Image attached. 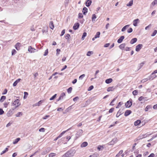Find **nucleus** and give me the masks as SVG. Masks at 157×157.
<instances>
[{
	"label": "nucleus",
	"instance_id": "f257e3e1",
	"mask_svg": "<svg viewBox=\"0 0 157 157\" xmlns=\"http://www.w3.org/2000/svg\"><path fill=\"white\" fill-rule=\"evenodd\" d=\"M75 150L74 149H71L67 151L64 154L62 157H71L74 156L75 153Z\"/></svg>",
	"mask_w": 157,
	"mask_h": 157
},
{
	"label": "nucleus",
	"instance_id": "f03ea898",
	"mask_svg": "<svg viewBox=\"0 0 157 157\" xmlns=\"http://www.w3.org/2000/svg\"><path fill=\"white\" fill-rule=\"evenodd\" d=\"M20 100L19 99L15 100L13 102H12L11 106H14V107L13 108V110H14L15 109L21 105V103L19 102Z\"/></svg>",
	"mask_w": 157,
	"mask_h": 157
},
{
	"label": "nucleus",
	"instance_id": "7ed1b4c3",
	"mask_svg": "<svg viewBox=\"0 0 157 157\" xmlns=\"http://www.w3.org/2000/svg\"><path fill=\"white\" fill-rule=\"evenodd\" d=\"M132 105V100L130 99L129 101H128L125 104V106L126 108L130 107Z\"/></svg>",
	"mask_w": 157,
	"mask_h": 157
},
{
	"label": "nucleus",
	"instance_id": "20e7f679",
	"mask_svg": "<svg viewBox=\"0 0 157 157\" xmlns=\"http://www.w3.org/2000/svg\"><path fill=\"white\" fill-rule=\"evenodd\" d=\"M28 51L30 53H32L38 51V50L33 48L31 46H29L28 47Z\"/></svg>",
	"mask_w": 157,
	"mask_h": 157
},
{
	"label": "nucleus",
	"instance_id": "39448f33",
	"mask_svg": "<svg viewBox=\"0 0 157 157\" xmlns=\"http://www.w3.org/2000/svg\"><path fill=\"white\" fill-rule=\"evenodd\" d=\"M117 138L113 139L111 141L107 144L109 145H113L117 142Z\"/></svg>",
	"mask_w": 157,
	"mask_h": 157
},
{
	"label": "nucleus",
	"instance_id": "423d86ee",
	"mask_svg": "<svg viewBox=\"0 0 157 157\" xmlns=\"http://www.w3.org/2000/svg\"><path fill=\"white\" fill-rule=\"evenodd\" d=\"M142 47L143 45L142 44H138L136 46V52L139 51Z\"/></svg>",
	"mask_w": 157,
	"mask_h": 157
},
{
	"label": "nucleus",
	"instance_id": "0eeeda50",
	"mask_svg": "<svg viewBox=\"0 0 157 157\" xmlns=\"http://www.w3.org/2000/svg\"><path fill=\"white\" fill-rule=\"evenodd\" d=\"M14 110H13V108L11 109H10L9 110L8 112L7 113L6 115L8 117H10L13 114V111Z\"/></svg>",
	"mask_w": 157,
	"mask_h": 157
},
{
	"label": "nucleus",
	"instance_id": "6e6552de",
	"mask_svg": "<svg viewBox=\"0 0 157 157\" xmlns=\"http://www.w3.org/2000/svg\"><path fill=\"white\" fill-rule=\"evenodd\" d=\"M147 136V135L146 134H142V135H140L137 138V139L136 140V141L140 140L142 139H143L144 138L146 137Z\"/></svg>",
	"mask_w": 157,
	"mask_h": 157
},
{
	"label": "nucleus",
	"instance_id": "1a4fd4ad",
	"mask_svg": "<svg viewBox=\"0 0 157 157\" xmlns=\"http://www.w3.org/2000/svg\"><path fill=\"white\" fill-rule=\"evenodd\" d=\"M44 101L43 100H41L39 101L37 103H35L33 104V107H35L36 106H40L42 103Z\"/></svg>",
	"mask_w": 157,
	"mask_h": 157
},
{
	"label": "nucleus",
	"instance_id": "9d476101",
	"mask_svg": "<svg viewBox=\"0 0 157 157\" xmlns=\"http://www.w3.org/2000/svg\"><path fill=\"white\" fill-rule=\"evenodd\" d=\"M79 23L78 22L74 24L73 26V28L75 30H76L79 28Z\"/></svg>",
	"mask_w": 157,
	"mask_h": 157
},
{
	"label": "nucleus",
	"instance_id": "9b49d317",
	"mask_svg": "<svg viewBox=\"0 0 157 157\" xmlns=\"http://www.w3.org/2000/svg\"><path fill=\"white\" fill-rule=\"evenodd\" d=\"M140 21L139 19L138 18H137L134 20L133 21V25L135 26H136L137 25V24L138 22Z\"/></svg>",
	"mask_w": 157,
	"mask_h": 157
},
{
	"label": "nucleus",
	"instance_id": "f8f14e48",
	"mask_svg": "<svg viewBox=\"0 0 157 157\" xmlns=\"http://www.w3.org/2000/svg\"><path fill=\"white\" fill-rule=\"evenodd\" d=\"M132 113V111L131 110H126L125 113L124 115L126 117L128 116Z\"/></svg>",
	"mask_w": 157,
	"mask_h": 157
},
{
	"label": "nucleus",
	"instance_id": "ddd939ff",
	"mask_svg": "<svg viewBox=\"0 0 157 157\" xmlns=\"http://www.w3.org/2000/svg\"><path fill=\"white\" fill-rule=\"evenodd\" d=\"M92 3L91 0H87L86 2V6L88 7L90 6Z\"/></svg>",
	"mask_w": 157,
	"mask_h": 157
},
{
	"label": "nucleus",
	"instance_id": "4468645a",
	"mask_svg": "<svg viewBox=\"0 0 157 157\" xmlns=\"http://www.w3.org/2000/svg\"><path fill=\"white\" fill-rule=\"evenodd\" d=\"M124 38V36H121L120 38L118 40L117 42L118 43H121L123 39Z\"/></svg>",
	"mask_w": 157,
	"mask_h": 157
},
{
	"label": "nucleus",
	"instance_id": "2eb2a0df",
	"mask_svg": "<svg viewBox=\"0 0 157 157\" xmlns=\"http://www.w3.org/2000/svg\"><path fill=\"white\" fill-rule=\"evenodd\" d=\"M21 80V78H18L17 80H16L13 83V86H17V83L20 82V81Z\"/></svg>",
	"mask_w": 157,
	"mask_h": 157
},
{
	"label": "nucleus",
	"instance_id": "dca6fc26",
	"mask_svg": "<svg viewBox=\"0 0 157 157\" xmlns=\"http://www.w3.org/2000/svg\"><path fill=\"white\" fill-rule=\"evenodd\" d=\"M71 128H69V129H67V130L64 131L62 133H61L58 136V137H61L67 131H69V130H71Z\"/></svg>",
	"mask_w": 157,
	"mask_h": 157
},
{
	"label": "nucleus",
	"instance_id": "f3484780",
	"mask_svg": "<svg viewBox=\"0 0 157 157\" xmlns=\"http://www.w3.org/2000/svg\"><path fill=\"white\" fill-rule=\"evenodd\" d=\"M21 46V44L20 43H17L15 45V48L17 50H18L20 49Z\"/></svg>",
	"mask_w": 157,
	"mask_h": 157
},
{
	"label": "nucleus",
	"instance_id": "a211bd4d",
	"mask_svg": "<svg viewBox=\"0 0 157 157\" xmlns=\"http://www.w3.org/2000/svg\"><path fill=\"white\" fill-rule=\"evenodd\" d=\"M82 13L84 15H85L88 12V9L86 7H84L82 9Z\"/></svg>",
	"mask_w": 157,
	"mask_h": 157
},
{
	"label": "nucleus",
	"instance_id": "6ab92c4d",
	"mask_svg": "<svg viewBox=\"0 0 157 157\" xmlns=\"http://www.w3.org/2000/svg\"><path fill=\"white\" fill-rule=\"evenodd\" d=\"M87 142H84L81 144L80 146L81 147H84L87 146Z\"/></svg>",
	"mask_w": 157,
	"mask_h": 157
},
{
	"label": "nucleus",
	"instance_id": "aec40b11",
	"mask_svg": "<svg viewBox=\"0 0 157 157\" xmlns=\"http://www.w3.org/2000/svg\"><path fill=\"white\" fill-rule=\"evenodd\" d=\"M113 81V79L111 78L106 79L105 81V82L107 84H109Z\"/></svg>",
	"mask_w": 157,
	"mask_h": 157
},
{
	"label": "nucleus",
	"instance_id": "412c9836",
	"mask_svg": "<svg viewBox=\"0 0 157 157\" xmlns=\"http://www.w3.org/2000/svg\"><path fill=\"white\" fill-rule=\"evenodd\" d=\"M137 41V39L136 38H134L132 39L130 41V43L131 44H133L136 43Z\"/></svg>",
	"mask_w": 157,
	"mask_h": 157
},
{
	"label": "nucleus",
	"instance_id": "4be33fe9",
	"mask_svg": "<svg viewBox=\"0 0 157 157\" xmlns=\"http://www.w3.org/2000/svg\"><path fill=\"white\" fill-rule=\"evenodd\" d=\"M49 26L50 27V28L52 29H53L54 28V25L53 23V22L52 21H50Z\"/></svg>",
	"mask_w": 157,
	"mask_h": 157
},
{
	"label": "nucleus",
	"instance_id": "5701e85b",
	"mask_svg": "<svg viewBox=\"0 0 157 157\" xmlns=\"http://www.w3.org/2000/svg\"><path fill=\"white\" fill-rule=\"evenodd\" d=\"M125 45L126 44L125 43H123L120 44L119 47L120 49L123 50L124 48Z\"/></svg>",
	"mask_w": 157,
	"mask_h": 157
},
{
	"label": "nucleus",
	"instance_id": "b1692460",
	"mask_svg": "<svg viewBox=\"0 0 157 157\" xmlns=\"http://www.w3.org/2000/svg\"><path fill=\"white\" fill-rule=\"evenodd\" d=\"M129 26V25H126L124 26L121 29V31L122 32H124V31L126 29L128 28Z\"/></svg>",
	"mask_w": 157,
	"mask_h": 157
},
{
	"label": "nucleus",
	"instance_id": "393cba45",
	"mask_svg": "<svg viewBox=\"0 0 157 157\" xmlns=\"http://www.w3.org/2000/svg\"><path fill=\"white\" fill-rule=\"evenodd\" d=\"M141 123V121L140 120H137L134 122V125L136 126L139 125Z\"/></svg>",
	"mask_w": 157,
	"mask_h": 157
},
{
	"label": "nucleus",
	"instance_id": "a878e982",
	"mask_svg": "<svg viewBox=\"0 0 157 157\" xmlns=\"http://www.w3.org/2000/svg\"><path fill=\"white\" fill-rule=\"evenodd\" d=\"M6 97L5 96H2L0 99V102H2L4 101L6 99Z\"/></svg>",
	"mask_w": 157,
	"mask_h": 157
},
{
	"label": "nucleus",
	"instance_id": "bb28decb",
	"mask_svg": "<svg viewBox=\"0 0 157 157\" xmlns=\"http://www.w3.org/2000/svg\"><path fill=\"white\" fill-rule=\"evenodd\" d=\"M114 89V88L113 86L109 87L107 89V90L108 92H110L113 91Z\"/></svg>",
	"mask_w": 157,
	"mask_h": 157
},
{
	"label": "nucleus",
	"instance_id": "cd10ccee",
	"mask_svg": "<svg viewBox=\"0 0 157 157\" xmlns=\"http://www.w3.org/2000/svg\"><path fill=\"white\" fill-rule=\"evenodd\" d=\"M20 140V138H17L15 139L13 141V144H16L18 143V142Z\"/></svg>",
	"mask_w": 157,
	"mask_h": 157
},
{
	"label": "nucleus",
	"instance_id": "c85d7f7f",
	"mask_svg": "<svg viewBox=\"0 0 157 157\" xmlns=\"http://www.w3.org/2000/svg\"><path fill=\"white\" fill-rule=\"evenodd\" d=\"M121 114H122L121 111V110L120 109L117 112V113L116 115V117H118Z\"/></svg>",
	"mask_w": 157,
	"mask_h": 157
},
{
	"label": "nucleus",
	"instance_id": "c756f323",
	"mask_svg": "<svg viewBox=\"0 0 157 157\" xmlns=\"http://www.w3.org/2000/svg\"><path fill=\"white\" fill-rule=\"evenodd\" d=\"M133 3V0H131L127 4V6H131Z\"/></svg>",
	"mask_w": 157,
	"mask_h": 157
},
{
	"label": "nucleus",
	"instance_id": "7c9ffc66",
	"mask_svg": "<svg viewBox=\"0 0 157 157\" xmlns=\"http://www.w3.org/2000/svg\"><path fill=\"white\" fill-rule=\"evenodd\" d=\"M23 115V113L21 112H18L16 114L15 116L16 117H20L21 116Z\"/></svg>",
	"mask_w": 157,
	"mask_h": 157
},
{
	"label": "nucleus",
	"instance_id": "2f4dec72",
	"mask_svg": "<svg viewBox=\"0 0 157 157\" xmlns=\"http://www.w3.org/2000/svg\"><path fill=\"white\" fill-rule=\"evenodd\" d=\"M100 32H98L96 33V35L94 36V37H95V38H99L100 37Z\"/></svg>",
	"mask_w": 157,
	"mask_h": 157
},
{
	"label": "nucleus",
	"instance_id": "473e14b6",
	"mask_svg": "<svg viewBox=\"0 0 157 157\" xmlns=\"http://www.w3.org/2000/svg\"><path fill=\"white\" fill-rule=\"evenodd\" d=\"M65 37L66 39H67V40H69L71 38V36L69 34H67L65 36Z\"/></svg>",
	"mask_w": 157,
	"mask_h": 157
},
{
	"label": "nucleus",
	"instance_id": "72a5a7b5",
	"mask_svg": "<svg viewBox=\"0 0 157 157\" xmlns=\"http://www.w3.org/2000/svg\"><path fill=\"white\" fill-rule=\"evenodd\" d=\"M117 98V97H116L109 104L110 105H114V104H113V103L114 102V101H115L116 100Z\"/></svg>",
	"mask_w": 157,
	"mask_h": 157
},
{
	"label": "nucleus",
	"instance_id": "f704fd0d",
	"mask_svg": "<svg viewBox=\"0 0 157 157\" xmlns=\"http://www.w3.org/2000/svg\"><path fill=\"white\" fill-rule=\"evenodd\" d=\"M65 96V94L64 93H62L59 96V97L63 99V98Z\"/></svg>",
	"mask_w": 157,
	"mask_h": 157
},
{
	"label": "nucleus",
	"instance_id": "c9c22d12",
	"mask_svg": "<svg viewBox=\"0 0 157 157\" xmlns=\"http://www.w3.org/2000/svg\"><path fill=\"white\" fill-rule=\"evenodd\" d=\"M56 155V154L53 153H51L49 154V157H53Z\"/></svg>",
	"mask_w": 157,
	"mask_h": 157
},
{
	"label": "nucleus",
	"instance_id": "e433bc0d",
	"mask_svg": "<svg viewBox=\"0 0 157 157\" xmlns=\"http://www.w3.org/2000/svg\"><path fill=\"white\" fill-rule=\"evenodd\" d=\"M93 54V52L92 51H88L87 54L86 55L87 56H90L91 55H92Z\"/></svg>",
	"mask_w": 157,
	"mask_h": 157
},
{
	"label": "nucleus",
	"instance_id": "4c0bfd02",
	"mask_svg": "<svg viewBox=\"0 0 157 157\" xmlns=\"http://www.w3.org/2000/svg\"><path fill=\"white\" fill-rule=\"evenodd\" d=\"M72 90V88L71 87H69L67 89V91L68 94H70L71 93Z\"/></svg>",
	"mask_w": 157,
	"mask_h": 157
},
{
	"label": "nucleus",
	"instance_id": "58836bf2",
	"mask_svg": "<svg viewBox=\"0 0 157 157\" xmlns=\"http://www.w3.org/2000/svg\"><path fill=\"white\" fill-rule=\"evenodd\" d=\"M138 93V90H135L132 92V94L134 95L135 96Z\"/></svg>",
	"mask_w": 157,
	"mask_h": 157
},
{
	"label": "nucleus",
	"instance_id": "ea45409f",
	"mask_svg": "<svg viewBox=\"0 0 157 157\" xmlns=\"http://www.w3.org/2000/svg\"><path fill=\"white\" fill-rule=\"evenodd\" d=\"M156 76V75H155L154 74V75H153L152 76H151H151L149 77V79H151V80H152L154 78H155Z\"/></svg>",
	"mask_w": 157,
	"mask_h": 157
},
{
	"label": "nucleus",
	"instance_id": "a19ab883",
	"mask_svg": "<svg viewBox=\"0 0 157 157\" xmlns=\"http://www.w3.org/2000/svg\"><path fill=\"white\" fill-rule=\"evenodd\" d=\"M151 107V106L150 105H148L146 106L145 109V111H147L148 110V109Z\"/></svg>",
	"mask_w": 157,
	"mask_h": 157
},
{
	"label": "nucleus",
	"instance_id": "79ce46f5",
	"mask_svg": "<svg viewBox=\"0 0 157 157\" xmlns=\"http://www.w3.org/2000/svg\"><path fill=\"white\" fill-rule=\"evenodd\" d=\"M86 32H84L82 36V39L83 40L84 39V37L86 36Z\"/></svg>",
	"mask_w": 157,
	"mask_h": 157
},
{
	"label": "nucleus",
	"instance_id": "37998d69",
	"mask_svg": "<svg viewBox=\"0 0 157 157\" xmlns=\"http://www.w3.org/2000/svg\"><path fill=\"white\" fill-rule=\"evenodd\" d=\"M85 75L83 74L81 75L79 77V79L82 80L85 77Z\"/></svg>",
	"mask_w": 157,
	"mask_h": 157
},
{
	"label": "nucleus",
	"instance_id": "c03bdc74",
	"mask_svg": "<svg viewBox=\"0 0 157 157\" xmlns=\"http://www.w3.org/2000/svg\"><path fill=\"white\" fill-rule=\"evenodd\" d=\"M103 148V147L101 145H99L97 147V149L99 151L102 150Z\"/></svg>",
	"mask_w": 157,
	"mask_h": 157
},
{
	"label": "nucleus",
	"instance_id": "a18cd8bd",
	"mask_svg": "<svg viewBox=\"0 0 157 157\" xmlns=\"http://www.w3.org/2000/svg\"><path fill=\"white\" fill-rule=\"evenodd\" d=\"M56 94H55L51 98H50V100H54L56 98Z\"/></svg>",
	"mask_w": 157,
	"mask_h": 157
},
{
	"label": "nucleus",
	"instance_id": "49530a36",
	"mask_svg": "<svg viewBox=\"0 0 157 157\" xmlns=\"http://www.w3.org/2000/svg\"><path fill=\"white\" fill-rule=\"evenodd\" d=\"M77 133L79 134V135L81 136L82 135V133H83V131L81 129L79 130Z\"/></svg>",
	"mask_w": 157,
	"mask_h": 157
},
{
	"label": "nucleus",
	"instance_id": "de8ad7c7",
	"mask_svg": "<svg viewBox=\"0 0 157 157\" xmlns=\"http://www.w3.org/2000/svg\"><path fill=\"white\" fill-rule=\"evenodd\" d=\"M157 33V30H155L152 33L151 35V36H154L156 35V34Z\"/></svg>",
	"mask_w": 157,
	"mask_h": 157
},
{
	"label": "nucleus",
	"instance_id": "09e8293b",
	"mask_svg": "<svg viewBox=\"0 0 157 157\" xmlns=\"http://www.w3.org/2000/svg\"><path fill=\"white\" fill-rule=\"evenodd\" d=\"M146 98H144L143 96H140L138 98V100L140 101H141L143 100H144Z\"/></svg>",
	"mask_w": 157,
	"mask_h": 157
},
{
	"label": "nucleus",
	"instance_id": "8fccbe9b",
	"mask_svg": "<svg viewBox=\"0 0 157 157\" xmlns=\"http://www.w3.org/2000/svg\"><path fill=\"white\" fill-rule=\"evenodd\" d=\"M9 102H5L4 104V107L6 108L7 107L8 105L9 104Z\"/></svg>",
	"mask_w": 157,
	"mask_h": 157
},
{
	"label": "nucleus",
	"instance_id": "3c124183",
	"mask_svg": "<svg viewBox=\"0 0 157 157\" xmlns=\"http://www.w3.org/2000/svg\"><path fill=\"white\" fill-rule=\"evenodd\" d=\"M48 49H47L45 51L44 54V56H45L48 55Z\"/></svg>",
	"mask_w": 157,
	"mask_h": 157
},
{
	"label": "nucleus",
	"instance_id": "603ef678",
	"mask_svg": "<svg viewBox=\"0 0 157 157\" xmlns=\"http://www.w3.org/2000/svg\"><path fill=\"white\" fill-rule=\"evenodd\" d=\"M83 17V16L81 13H79L78 14V17L79 18H82Z\"/></svg>",
	"mask_w": 157,
	"mask_h": 157
},
{
	"label": "nucleus",
	"instance_id": "864d4df0",
	"mask_svg": "<svg viewBox=\"0 0 157 157\" xmlns=\"http://www.w3.org/2000/svg\"><path fill=\"white\" fill-rule=\"evenodd\" d=\"M60 52V50L59 49H56V55L57 56H58L59 54V52Z\"/></svg>",
	"mask_w": 157,
	"mask_h": 157
},
{
	"label": "nucleus",
	"instance_id": "5fc2aeb1",
	"mask_svg": "<svg viewBox=\"0 0 157 157\" xmlns=\"http://www.w3.org/2000/svg\"><path fill=\"white\" fill-rule=\"evenodd\" d=\"M96 18V16L95 14H93L92 15V21H94L95 18Z\"/></svg>",
	"mask_w": 157,
	"mask_h": 157
},
{
	"label": "nucleus",
	"instance_id": "6e6d98bb",
	"mask_svg": "<svg viewBox=\"0 0 157 157\" xmlns=\"http://www.w3.org/2000/svg\"><path fill=\"white\" fill-rule=\"evenodd\" d=\"M94 88V86L92 85L90 86L88 88V90L89 91L92 90Z\"/></svg>",
	"mask_w": 157,
	"mask_h": 157
},
{
	"label": "nucleus",
	"instance_id": "4d7b16f0",
	"mask_svg": "<svg viewBox=\"0 0 157 157\" xmlns=\"http://www.w3.org/2000/svg\"><path fill=\"white\" fill-rule=\"evenodd\" d=\"M157 4V0H155L153 2L151 3V5L153 6H154L156 4Z\"/></svg>",
	"mask_w": 157,
	"mask_h": 157
},
{
	"label": "nucleus",
	"instance_id": "13d9d810",
	"mask_svg": "<svg viewBox=\"0 0 157 157\" xmlns=\"http://www.w3.org/2000/svg\"><path fill=\"white\" fill-rule=\"evenodd\" d=\"M133 29L131 28H130L127 30V32L129 33H132V32Z\"/></svg>",
	"mask_w": 157,
	"mask_h": 157
},
{
	"label": "nucleus",
	"instance_id": "bf43d9fd",
	"mask_svg": "<svg viewBox=\"0 0 157 157\" xmlns=\"http://www.w3.org/2000/svg\"><path fill=\"white\" fill-rule=\"evenodd\" d=\"M144 64V63L143 62H142L140 64V66H139V68L138 69V70L140 69L143 66Z\"/></svg>",
	"mask_w": 157,
	"mask_h": 157
},
{
	"label": "nucleus",
	"instance_id": "052dcab7",
	"mask_svg": "<svg viewBox=\"0 0 157 157\" xmlns=\"http://www.w3.org/2000/svg\"><path fill=\"white\" fill-rule=\"evenodd\" d=\"M4 111L2 109L0 108V115H2L4 114Z\"/></svg>",
	"mask_w": 157,
	"mask_h": 157
},
{
	"label": "nucleus",
	"instance_id": "680f3d73",
	"mask_svg": "<svg viewBox=\"0 0 157 157\" xmlns=\"http://www.w3.org/2000/svg\"><path fill=\"white\" fill-rule=\"evenodd\" d=\"M39 131L40 132H44L45 131V129L43 128H41L39 129Z\"/></svg>",
	"mask_w": 157,
	"mask_h": 157
},
{
	"label": "nucleus",
	"instance_id": "e2e57ef3",
	"mask_svg": "<svg viewBox=\"0 0 157 157\" xmlns=\"http://www.w3.org/2000/svg\"><path fill=\"white\" fill-rule=\"evenodd\" d=\"M16 51L15 49H13L12 51V55H13L16 54Z\"/></svg>",
	"mask_w": 157,
	"mask_h": 157
},
{
	"label": "nucleus",
	"instance_id": "0e129e2a",
	"mask_svg": "<svg viewBox=\"0 0 157 157\" xmlns=\"http://www.w3.org/2000/svg\"><path fill=\"white\" fill-rule=\"evenodd\" d=\"M65 33V30L63 29L61 32V34L60 35V36H63Z\"/></svg>",
	"mask_w": 157,
	"mask_h": 157
},
{
	"label": "nucleus",
	"instance_id": "69168bd1",
	"mask_svg": "<svg viewBox=\"0 0 157 157\" xmlns=\"http://www.w3.org/2000/svg\"><path fill=\"white\" fill-rule=\"evenodd\" d=\"M78 99H79L78 97V96H77V97H75L73 99V101H77V100H78Z\"/></svg>",
	"mask_w": 157,
	"mask_h": 157
},
{
	"label": "nucleus",
	"instance_id": "338daca9",
	"mask_svg": "<svg viewBox=\"0 0 157 157\" xmlns=\"http://www.w3.org/2000/svg\"><path fill=\"white\" fill-rule=\"evenodd\" d=\"M7 90L6 89H5L4 90L3 92L2 93V95L5 94L7 93Z\"/></svg>",
	"mask_w": 157,
	"mask_h": 157
},
{
	"label": "nucleus",
	"instance_id": "774afa93",
	"mask_svg": "<svg viewBox=\"0 0 157 157\" xmlns=\"http://www.w3.org/2000/svg\"><path fill=\"white\" fill-rule=\"evenodd\" d=\"M155 156V154L154 153H151L147 157H154Z\"/></svg>",
	"mask_w": 157,
	"mask_h": 157
}]
</instances>
